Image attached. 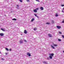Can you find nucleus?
I'll use <instances>...</instances> for the list:
<instances>
[{"label": "nucleus", "mask_w": 64, "mask_h": 64, "mask_svg": "<svg viewBox=\"0 0 64 64\" xmlns=\"http://www.w3.org/2000/svg\"><path fill=\"white\" fill-rule=\"evenodd\" d=\"M56 27L58 29H60L61 28V26H57Z\"/></svg>", "instance_id": "nucleus-1"}, {"label": "nucleus", "mask_w": 64, "mask_h": 64, "mask_svg": "<svg viewBox=\"0 0 64 64\" xmlns=\"http://www.w3.org/2000/svg\"><path fill=\"white\" fill-rule=\"evenodd\" d=\"M50 55L51 56H54V54L53 53L50 54Z\"/></svg>", "instance_id": "nucleus-2"}, {"label": "nucleus", "mask_w": 64, "mask_h": 64, "mask_svg": "<svg viewBox=\"0 0 64 64\" xmlns=\"http://www.w3.org/2000/svg\"><path fill=\"white\" fill-rule=\"evenodd\" d=\"M20 44H23V42L22 40H20Z\"/></svg>", "instance_id": "nucleus-3"}, {"label": "nucleus", "mask_w": 64, "mask_h": 64, "mask_svg": "<svg viewBox=\"0 0 64 64\" xmlns=\"http://www.w3.org/2000/svg\"><path fill=\"white\" fill-rule=\"evenodd\" d=\"M27 55L28 56H31V54L29 53V52L27 53Z\"/></svg>", "instance_id": "nucleus-4"}, {"label": "nucleus", "mask_w": 64, "mask_h": 64, "mask_svg": "<svg viewBox=\"0 0 64 64\" xmlns=\"http://www.w3.org/2000/svg\"><path fill=\"white\" fill-rule=\"evenodd\" d=\"M1 30L3 31H5V29L4 28H1Z\"/></svg>", "instance_id": "nucleus-5"}, {"label": "nucleus", "mask_w": 64, "mask_h": 64, "mask_svg": "<svg viewBox=\"0 0 64 64\" xmlns=\"http://www.w3.org/2000/svg\"><path fill=\"white\" fill-rule=\"evenodd\" d=\"M53 46H54L55 47H57V46H58V45H57V44H53Z\"/></svg>", "instance_id": "nucleus-6"}, {"label": "nucleus", "mask_w": 64, "mask_h": 64, "mask_svg": "<svg viewBox=\"0 0 64 64\" xmlns=\"http://www.w3.org/2000/svg\"><path fill=\"white\" fill-rule=\"evenodd\" d=\"M24 33L25 34H26V33H27V31H26V30H24Z\"/></svg>", "instance_id": "nucleus-7"}, {"label": "nucleus", "mask_w": 64, "mask_h": 64, "mask_svg": "<svg viewBox=\"0 0 64 64\" xmlns=\"http://www.w3.org/2000/svg\"><path fill=\"white\" fill-rule=\"evenodd\" d=\"M34 12H37V10H36V9L34 10Z\"/></svg>", "instance_id": "nucleus-8"}, {"label": "nucleus", "mask_w": 64, "mask_h": 64, "mask_svg": "<svg viewBox=\"0 0 64 64\" xmlns=\"http://www.w3.org/2000/svg\"><path fill=\"white\" fill-rule=\"evenodd\" d=\"M0 35L1 36H4V34L3 33H0Z\"/></svg>", "instance_id": "nucleus-9"}, {"label": "nucleus", "mask_w": 64, "mask_h": 64, "mask_svg": "<svg viewBox=\"0 0 64 64\" xmlns=\"http://www.w3.org/2000/svg\"><path fill=\"white\" fill-rule=\"evenodd\" d=\"M51 47L52 48L55 49V47H54V46H53L52 45H51Z\"/></svg>", "instance_id": "nucleus-10"}, {"label": "nucleus", "mask_w": 64, "mask_h": 64, "mask_svg": "<svg viewBox=\"0 0 64 64\" xmlns=\"http://www.w3.org/2000/svg\"><path fill=\"white\" fill-rule=\"evenodd\" d=\"M40 9H41L42 10H44V8L42 7H41L40 8Z\"/></svg>", "instance_id": "nucleus-11"}, {"label": "nucleus", "mask_w": 64, "mask_h": 64, "mask_svg": "<svg viewBox=\"0 0 64 64\" xmlns=\"http://www.w3.org/2000/svg\"><path fill=\"white\" fill-rule=\"evenodd\" d=\"M48 36L50 37H52V36L50 34H48Z\"/></svg>", "instance_id": "nucleus-12"}, {"label": "nucleus", "mask_w": 64, "mask_h": 64, "mask_svg": "<svg viewBox=\"0 0 64 64\" xmlns=\"http://www.w3.org/2000/svg\"><path fill=\"white\" fill-rule=\"evenodd\" d=\"M16 6L17 7V8H17V9H19V5L18 4H17V5H16Z\"/></svg>", "instance_id": "nucleus-13"}, {"label": "nucleus", "mask_w": 64, "mask_h": 64, "mask_svg": "<svg viewBox=\"0 0 64 64\" xmlns=\"http://www.w3.org/2000/svg\"><path fill=\"white\" fill-rule=\"evenodd\" d=\"M17 20L15 18H13L12 19V20H13L14 21H16V20Z\"/></svg>", "instance_id": "nucleus-14"}, {"label": "nucleus", "mask_w": 64, "mask_h": 64, "mask_svg": "<svg viewBox=\"0 0 64 64\" xmlns=\"http://www.w3.org/2000/svg\"><path fill=\"white\" fill-rule=\"evenodd\" d=\"M34 30H37V28H34Z\"/></svg>", "instance_id": "nucleus-15"}, {"label": "nucleus", "mask_w": 64, "mask_h": 64, "mask_svg": "<svg viewBox=\"0 0 64 64\" xmlns=\"http://www.w3.org/2000/svg\"><path fill=\"white\" fill-rule=\"evenodd\" d=\"M53 56H50V59H52V57Z\"/></svg>", "instance_id": "nucleus-16"}, {"label": "nucleus", "mask_w": 64, "mask_h": 64, "mask_svg": "<svg viewBox=\"0 0 64 64\" xmlns=\"http://www.w3.org/2000/svg\"><path fill=\"white\" fill-rule=\"evenodd\" d=\"M34 20V18H32L31 20V22H33V21Z\"/></svg>", "instance_id": "nucleus-17"}, {"label": "nucleus", "mask_w": 64, "mask_h": 64, "mask_svg": "<svg viewBox=\"0 0 64 64\" xmlns=\"http://www.w3.org/2000/svg\"><path fill=\"white\" fill-rule=\"evenodd\" d=\"M5 49L7 51H9V49L7 48H6Z\"/></svg>", "instance_id": "nucleus-18"}, {"label": "nucleus", "mask_w": 64, "mask_h": 64, "mask_svg": "<svg viewBox=\"0 0 64 64\" xmlns=\"http://www.w3.org/2000/svg\"><path fill=\"white\" fill-rule=\"evenodd\" d=\"M43 63H45V64H47V63L46 62H43Z\"/></svg>", "instance_id": "nucleus-19"}, {"label": "nucleus", "mask_w": 64, "mask_h": 64, "mask_svg": "<svg viewBox=\"0 0 64 64\" xmlns=\"http://www.w3.org/2000/svg\"><path fill=\"white\" fill-rule=\"evenodd\" d=\"M59 33L60 34H62V32H59Z\"/></svg>", "instance_id": "nucleus-20"}, {"label": "nucleus", "mask_w": 64, "mask_h": 64, "mask_svg": "<svg viewBox=\"0 0 64 64\" xmlns=\"http://www.w3.org/2000/svg\"><path fill=\"white\" fill-rule=\"evenodd\" d=\"M1 60H5V59L3 58H1Z\"/></svg>", "instance_id": "nucleus-21"}, {"label": "nucleus", "mask_w": 64, "mask_h": 64, "mask_svg": "<svg viewBox=\"0 0 64 64\" xmlns=\"http://www.w3.org/2000/svg\"><path fill=\"white\" fill-rule=\"evenodd\" d=\"M58 41H61V40H60V39H58Z\"/></svg>", "instance_id": "nucleus-22"}, {"label": "nucleus", "mask_w": 64, "mask_h": 64, "mask_svg": "<svg viewBox=\"0 0 64 64\" xmlns=\"http://www.w3.org/2000/svg\"><path fill=\"white\" fill-rule=\"evenodd\" d=\"M56 17H57V16H58V15L57 14H56L55 15Z\"/></svg>", "instance_id": "nucleus-23"}, {"label": "nucleus", "mask_w": 64, "mask_h": 64, "mask_svg": "<svg viewBox=\"0 0 64 64\" xmlns=\"http://www.w3.org/2000/svg\"><path fill=\"white\" fill-rule=\"evenodd\" d=\"M34 15H35V16H36V17L37 16V15L36 14H34Z\"/></svg>", "instance_id": "nucleus-24"}, {"label": "nucleus", "mask_w": 64, "mask_h": 64, "mask_svg": "<svg viewBox=\"0 0 64 64\" xmlns=\"http://www.w3.org/2000/svg\"><path fill=\"white\" fill-rule=\"evenodd\" d=\"M47 59L48 60H50V58H49V57H47Z\"/></svg>", "instance_id": "nucleus-25"}, {"label": "nucleus", "mask_w": 64, "mask_h": 64, "mask_svg": "<svg viewBox=\"0 0 64 64\" xmlns=\"http://www.w3.org/2000/svg\"><path fill=\"white\" fill-rule=\"evenodd\" d=\"M62 38H64V36L63 35L62 36Z\"/></svg>", "instance_id": "nucleus-26"}, {"label": "nucleus", "mask_w": 64, "mask_h": 64, "mask_svg": "<svg viewBox=\"0 0 64 64\" xmlns=\"http://www.w3.org/2000/svg\"><path fill=\"white\" fill-rule=\"evenodd\" d=\"M36 1L37 2H40V1H39V0H36Z\"/></svg>", "instance_id": "nucleus-27"}, {"label": "nucleus", "mask_w": 64, "mask_h": 64, "mask_svg": "<svg viewBox=\"0 0 64 64\" xmlns=\"http://www.w3.org/2000/svg\"><path fill=\"white\" fill-rule=\"evenodd\" d=\"M20 2H22V0H20Z\"/></svg>", "instance_id": "nucleus-28"}, {"label": "nucleus", "mask_w": 64, "mask_h": 64, "mask_svg": "<svg viewBox=\"0 0 64 64\" xmlns=\"http://www.w3.org/2000/svg\"><path fill=\"white\" fill-rule=\"evenodd\" d=\"M61 6H62V7H64V4L62 5Z\"/></svg>", "instance_id": "nucleus-29"}, {"label": "nucleus", "mask_w": 64, "mask_h": 64, "mask_svg": "<svg viewBox=\"0 0 64 64\" xmlns=\"http://www.w3.org/2000/svg\"><path fill=\"white\" fill-rule=\"evenodd\" d=\"M26 1H27V2H28V1H29V2L30 1V0H26Z\"/></svg>", "instance_id": "nucleus-30"}, {"label": "nucleus", "mask_w": 64, "mask_h": 64, "mask_svg": "<svg viewBox=\"0 0 64 64\" xmlns=\"http://www.w3.org/2000/svg\"><path fill=\"white\" fill-rule=\"evenodd\" d=\"M46 24H49L50 23H49V22H47L46 23Z\"/></svg>", "instance_id": "nucleus-31"}, {"label": "nucleus", "mask_w": 64, "mask_h": 64, "mask_svg": "<svg viewBox=\"0 0 64 64\" xmlns=\"http://www.w3.org/2000/svg\"><path fill=\"white\" fill-rule=\"evenodd\" d=\"M9 50H10V51H11V49H9Z\"/></svg>", "instance_id": "nucleus-32"}, {"label": "nucleus", "mask_w": 64, "mask_h": 64, "mask_svg": "<svg viewBox=\"0 0 64 64\" xmlns=\"http://www.w3.org/2000/svg\"><path fill=\"white\" fill-rule=\"evenodd\" d=\"M8 54H7V53H6V55H7Z\"/></svg>", "instance_id": "nucleus-33"}, {"label": "nucleus", "mask_w": 64, "mask_h": 64, "mask_svg": "<svg viewBox=\"0 0 64 64\" xmlns=\"http://www.w3.org/2000/svg\"><path fill=\"white\" fill-rule=\"evenodd\" d=\"M62 23H64V20L62 22Z\"/></svg>", "instance_id": "nucleus-34"}, {"label": "nucleus", "mask_w": 64, "mask_h": 64, "mask_svg": "<svg viewBox=\"0 0 64 64\" xmlns=\"http://www.w3.org/2000/svg\"><path fill=\"white\" fill-rule=\"evenodd\" d=\"M24 41L25 42H27V41H26V40H24Z\"/></svg>", "instance_id": "nucleus-35"}, {"label": "nucleus", "mask_w": 64, "mask_h": 64, "mask_svg": "<svg viewBox=\"0 0 64 64\" xmlns=\"http://www.w3.org/2000/svg\"><path fill=\"white\" fill-rule=\"evenodd\" d=\"M36 17L38 18H39V17H38V16H37Z\"/></svg>", "instance_id": "nucleus-36"}, {"label": "nucleus", "mask_w": 64, "mask_h": 64, "mask_svg": "<svg viewBox=\"0 0 64 64\" xmlns=\"http://www.w3.org/2000/svg\"><path fill=\"white\" fill-rule=\"evenodd\" d=\"M62 12H63V13H64V12L63 11V10H62Z\"/></svg>", "instance_id": "nucleus-37"}, {"label": "nucleus", "mask_w": 64, "mask_h": 64, "mask_svg": "<svg viewBox=\"0 0 64 64\" xmlns=\"http://www.w3.org/2000/svg\"><path fill=\"white\" fill-rule=\"evenodd\" d=\"M20 35H23V34H20Z\"/></svg>", "instance_id": "nucleus-38"}, {"label": "nucleus", "mask_w": 64, "mask_h": 64, "mask_svg": "<svg viewBox=\"0 0 64 64\" xmlns=\"http://www.w3.org/2000/svg\"><path fill=\"white\" fill-rule=\"evenodd\" d=\"M38 8H36V10H38Z\"/></svg>", "instance_id": "nucleus-39"}, {"label": "nucleus", "mask_w": 64, "mask_h": 64, "mask_svg": "<svg viewBox=\"0 0 64 64\" xmlns=\"http://www.w3.org/2000/svg\"><path fill=\"white\" fill-rule=\"evenodd\" d=\"M0 53H1V52L0 51Z\"/></svg>", "instance_id": "nucleus-40"}]
</instances>
